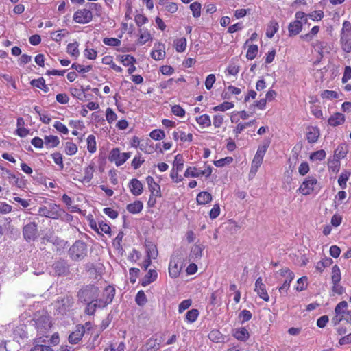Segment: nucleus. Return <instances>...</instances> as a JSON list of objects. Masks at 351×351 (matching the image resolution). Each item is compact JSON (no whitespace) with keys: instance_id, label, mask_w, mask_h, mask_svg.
Masks as SVG:
<instances>
[{"instance_id":"79ce46f5","label":"nucleus","mask_w":351,"mask_h":351,"mask_svg":"<svg viewBox=\"0 0 351 351\" xmlns=\"http://www.w3.org/2000/svg\"><path fill=\"white\" fill-rule=\"evenodd\" d=\"M201 8H202V5H201L200 3H199L197 1L193 2L190 5V9L192 11L193 16L195 18H198L200 16Z\"/></svg>"},{"instance_id":"774afa93","label":"nucleus","mask_w":351,"mask_h":351,"mask_svg":"<svg viewBox=\"0 0 351 351\" xmlns=\"http://www.w3.org/2000/svg\"><path fill=\"white\" fill-rule=\"evenodd\" d=\"M172 113L178 117H182L185 114V110L180 105H174L171 108Z\"/></svg>"},{"instance_id":"cd10ccee","label":"nucleus","mask_w":351,"mask_h":351,"mask_svg":"<svg viewBox=\"0 0 351 351\" xmlns=\"http://www.w3.org/2000/svg\"><path fill=\"white\" fill-rule=\"evenodd\" d=\"M196 199L198 204H206L212 200V195L208 192H200Z\"/></svg>"},{"instance_id":"c9c22d12","label":"nucleus","mask_w":351,"mask_h":351,"mask_svg":"<svg viewBox=\"0 0 351 351\" xmlns=\"http://www.w3.org/2000/svg\"><path fill=\"white\" fill-rule=\"evenodd\" d=\"M341 279L340 269L338 265H335L332 269L331 280L332 284L339 283Z\"/></svg>"},{"instance_id":"6ab92c4d","label":"nucleus","mask_w":351,"mask_h":351,"mask_svg":"<svg viewBox=\"0 0 351 351\" xmlns=\"http://www.w3.org/2000/svg\"><path fill=\"white\" fill-rule=\"evenodd\" d=\"M145 246L146 249L147 257L156 258L158 256V252L157 247L150 240L145 239Z\"/></svg>"},{"instance_id":"423d86ee","label":"nucleus","mask_w":351,"mask_h":351,"mask_svg":"<svg viewBox=\"0 0 351 351\" xmlns=\"http://www.w3.org/2000/svg\"><path fill=\"white\" fill-rule=\"evenodd\" d=\"M183 266V258L181 253L175 254L171 256L169 265V274L171 278H177L181 271Z\"/></svg>"},{"instance_id":"0e129e2a","label":"nucleus","mask_w":351,"mask_h":351,"mask_svg":"<svg viewBox=\"0 0 351 351\" xmlns=\"http://www.w3.org/2000/svg\"><path fill=\"white\" fill-rule=\"evenodd\" d=\"M252 313L248 310H243L239 315V318L241 319V323L243 324L244 322L249 321L252 318Z\"/></svg>"},{"instance_id":"4d7b16f0","label":"nucleus","mask_w":351,"mask_h":351,"mask_svg":"<svg viewBox=\"0 0 351 351\" xmlns=\"http://www.w3.org/2000/svg\"><path fill=\"white\" fill-rule=\"evenodd\" d=\"M71 93L72 95L79 99L82 100L84 97H86V95H84V90H83V87L81 86V88H71Z\"/></svg>"},{"instance_id":"8fccbe9b","label":"nucleus","mask_w":351,"mask_h":351,"mask_svg":"<svg viewBox=\"0 0 351 351\" xmlns=\"http://www.w3.org/2000/svg\"><path fill=\"white\" fill-rule=\"evenodd\" d=\"M140 36L138 39V42L141 45H144L147 41H148L151 38V35L147 30H143L141 29L139 30Z\"/></svg>"},{"instance_id":"4c0bfd02","label":"nucleus","mask_w":351,"mask_h":351,"mask_svg":"<svg viewBox=\"0 0 351 351\" xmlns=\"http://www.w3.org/2000/svg\"><path fill=\"white\" fill-rule=\"evenodd\" d=\"M87 149L90 153H95L97 149L95 136L90 134L87 138Z\"/></svg>"},{"instance_id":"5fc2aeb1","label":"nucleus","mask_w":351,"mask_h":351,"mask_svg":"<svg viewBox=\"0 0 351 351\" xmlns=\"http://www.w3.org/2000/svg\"><path fill=\"white\" fill-rule=\"evenodd\" d=\"M234 107V104L232 102L225 101L217 106L213 108L215 111H226L231 109Z\"/></svg>"},{"instance_id":"dca6fc26","label":"nucleus","mask_w":351,"mask_h":351,"mask_svg":"<svg viewBox=\"0 0 351 351\" xmlns=\"http://www.w3.org/2000/svg\"><path fill=\"white\" fill-rule=\"evenodd\" d=\"M255 291L257 292L258 295L263 300L267 302L269 300V297L266 291L265 285L262 282V278L259 277L255 282Z\"/></svg>"},{"instance_id":"f3484780","label":"nucleus","mask_w":351,"mask_h":351,"mask_svg":"<svg viewBox=\"0 0 351 351\" xmlns=\"http://www.w3.org/2000/svg\"><path fill=\"white\" fill-rule=\"evenodd\" d=\"M129 188L134 196L140 195L143 191V184L136 178H133L130 181Z\"/></svg>"},{"instance_id":"09e8293b","label":"nucleus","mask_w":351,"mask_h":351,"mask_svg":"<svg viewBox=\"0 0 351 351\" xmlns=\"http://www.w3.org/2000/svg\"><path fill=\"white\" fill-rule=\"evenodd\" d=\"M120 60L125 66H128L130 64H134L136 62V59L131 55L121 56Z\"/></svg>"},{"instance_id":"4be33fe9","label":"nucleus","mask_w":351,"mask_h":351,"mask_svg":"<svg viewBox=\"0 0 351 351\" xmlns=\"http://www.w3.org/2000/svg\"><path fill=\"white\" fill-rule=\"evenodd\" d=\"M319 136V130L316 127H309L307 129L306 138L309 143H315Z\"/></svg>"},{"instance_id":"1a4fd4ad","label":"nucleus","mask_w":351,"mask_h":351,"mask_svg":"<svg viewBox=\"0 0 351 351\" xmlns=\"http://www.w3.org/2000/svg\"><path fill=\"white\" fill-rule=\"evenodd\" d=\"M348 303L346 301L340 302L335 308V315L332 319V322L335 325H337L340 323V322L343 320V315H346L347 310Z\"/></svg>"},{"instance_id":"0eeeda50","label":"nucleus","mask_w":351,"mask_h":351,"mask_svg":"<svg viewBox=\"0 0 351 351\" xmlns=\"http://www.w3.org/2000/svg\"><path fill=\"white\" fill-rule=\"evenodd\" d=\"M130 154L121 153L119 148H114L111 150L108 160L110 162H114L117 167L122 165L129 158Z\"/></svg>"},{"instance_id":"4468645a","label":"nucleus","mask_w":351,"mask_h":351,"mask_svg":"<svg viewBox=\"0 0 351 351\" xmlns=\"http://www.w3.org/2000/svg\"><path fill=\"white\" fill-rule=\"evenodd\" d=\"M115 295V289L112 286H108L105 288L103 293V298L99 299L102 302V305L108 306L110 304Z\"/></svg>"},{"instance_id":"c03bdc74","label":"nucleus","mask_w":351,"mask_h":351,"mask_svg":"<svg viewBox=\"0 0 351 351\" xmlns=\"http://www.w3.org/2000/svg\"><path fill=\"white\" fill-rule=\"evenodd\" d=\"M199 315V311L193 308L189 311L186 314V320L189 323L194 322Z\"/></svg>"},{"instance_id":"2eb2a0df","label":"nucleus","mask_w":351,"mask_h":351,"mask_svg":"<svg viewBox=\"0 0 351 351\" xmlns=\"http://www.w3.org/2000/svg\"><path fill=\"white\" fill-rule=\"evenodd\" d=\"M85 304H86V306L84 309V313L88 315H93L97 308H105V306L102 305V302L99 299H97L96 300H93Z\"/></svg>"},{"instance_id":"338daca9","label":"nucleus","mask_w":351,"mask_h":351,"mask_svg":"<svg viewBox=\"0 0 351 351\" xmlns=\"http://www.w3.org/2000/svg\"><path fill=\"white\" fill-rule=\"evenodd\" d=\"M233 161V158L232 157H226L223 158H221L218 160L214 161V165L216 167H223L226 165L230 164Z\"/></svg>"},{"instance_id":"72a5a7b5","label":"nucleus","mask_w":351,"mask_h":351,"mask_svg":"<svg viewBox=\"0 0 351 351\" xmlns=\"http://www.w3.org/2000/svg\"><path fill=\"white\" fill-rule=\"evenodd\" d=\"M78 46L79 44L77 41L73 43H69L66 48V52L71 56L77 58L80 55Z\"/></svg>"},{"instance_id":"9d476101","label":"nucleus","mask_w":351,"mask_h":351,"mask_svg":"<svg viewBox=\"0 0 351 351\" xmlns=\"http://www.w3.org/2000/svg\"><path fill=\"white\" fill-rule=\"evenodd\" d=\"M317 180L313 177H308L300 186L299 191L304 195L311 194L314 190V186L317 184Z\"/></svg>"},{"instance_id":"6e6552de","label":"nucleus","mask_w":351,"mask_h":351,"mask_svg":"<svg viewBox=\"0 0 351 351\" xmlns=\"http://www.w3.org/2000/svg\"><path fill=\"white\" fill-rule=\"evenodd\" d=\"M269 142H267L264 145L259 146L258 150L254 157V159L252 162L251 170H254L255 172L257 171V169L261 166L263 162L264 155L269 147Z\"/></svg>"},{"instance_id":"e2e57ef3","label":"nucleus","mask_w":351,"mask_h":351,"mask_svg":"<svg viewBox=\"0 0 351 351\" xmlns=\"http://www.w3.org/2000/svg\"><path fill=\"white\" fill-rule=\"evenodd\" d=\"M149 136L154 140H161L165 138V134L162 130H154L150 132Z\"/></svg>"},{"instance_id":"ea45409f","label":"nucleus","mask_w":351,"mask_h":351,"mask_svg":"<svg viewBox=\"0 0 351 351\" xmlns=\"http://www.w3.org/2000/svg\"><path fill=\"white\" fill-rule=\"evenodd\" d=\"M186 39L185 38H181L175 40V47L178 52H183L185 51L186 47Z\"/></svg>"},{"instance_id":"49530a36","label":"nucleus","mask_w":351,"mask_h":351,"mask_svg":"<svg viewBox=\"0 0 351 351\" xmlns=\"http://www.w3.org/2000/svg\"><path fill=\"white\" fill-rule=\"evenodd\" d=\"M319 30V26H314L311 32L308 34H303V35H301L300 36V38L302 39V40H306V41H310L313 39V37L314 35H316L318 32Z\"/></svg>"},{"instance_id":"a19ab883","label":"nucleus","mask_w":351,"mask_h":351,"mask_svg":"<svg viewBox=\"0 0 351 351\" xmlns=\"http://www.w3.org/2000/svg\"><path fill=\"white\" fill-rule=\"evenodd\" d=\"M184 167V160L182 154H177L175 156L174 162H173V169H176L177 171H180L182 170Z\"/></svg>"},{"instance_id":"9b49d317","label":"nucleus","mask_w":351,"mask_h":351,"mask_svg":"<svg viewBox=\"0 0 351 351\" xmlns=\"http://www.w3.org/2000/svg\"><path fill=\"white\" fill-rule=\"evenodd\" d=\"M85 333V328L82 324L76 326L75 329L69 336V342L71 344H77L79 343Z\"/></svg>"},{"instance_id":"393cba45","label":"nucleus","mask_w":351,"mask_h":351,"mask_svg":"<svg viewBox=\"0 0 351 351\" xmlns=\"http://www.w3.org/2000/svg\"><path fill=\"white\" fill-rule=\"evenodd\" d=\"M233 335L237 339L242 341H245L250 337L247 330L244 327L237 329Z\"/></svg>"},{"instance_id":"a18cd8bd","label":"nucleus","mask_w":351,"mask_h":351,"mask_svg":"<svg viewBox=\"0 0 351 351\" xmlns=\"http://www.w3.org/2000/svg\"><path fill=\"white\" fill-rule=\"evenodd\" d=\"M258 49L256 45H251L249 46L246 57L248 60H253L257 55Z\"/></svg>"},{"instance_id":"20e7f679","label":"nucleus","mask_w":351,"mask_h":351,"mask_svg":"<svg viewBox=\"0 0 351 351\" xmlns=\"http://www.w3.org/2000/svg\"><path fill=\"white\" fill-rule=\"evenodd\" d=\"M38 215L47 218L58 219L64 211L56 204L49 203L47 206L39 207Z\"/></svg>"},{"instance_id":"58836bf2","label":"nucleus","mask_w":351,"mask_h":351,"mask_svg":"<svg viewBox=\"0 0 351 351\" xmlns=\"http://www.w3.org/2000/svg\"><path fill=\"white\" fill-rule=\"evenodd\" d=\"M164 49V45L159 44L158 49L152 52V58L156 60H160L164 58L165 52L162 49Z\"/></svg>"},{"instance_id":"de8ad7c7","label":"nucleus","mask_w":351,"mask_h":351,"mask_svg":"<svg viewBox=\"0 0 351 351\" xmlns=\"http://www.w3.org/2000/svg\"><path fill=\"white\" fill-rule=\"evenodd\" d=\"M208 338L213 342H219L222 340L223 337L221 333L218 330H213L208 334Z\"/></svg>"},{"instance_id":"3c124183","label":"nucleus","mask_w":351,"mask_h":351,"mask_svg":"<svg viewBox=\"0 0 351 351\" xmlns=\"http://www.w3.org/2000/svg\"><path fill=\"white\" fill-rule=\"evenodd\" d=\"M196 121L199 125L203 126H210L211 125V120L207 114H203L197 117Z\"/></svg>"},{"instance_id":"ddd939ff","label":"nucleus","mask_w":351,"mask_h":351,"mask_svg":"<svg viewBox=\"0 0 351 351\" xmlns=\"http://www.w3.org/2000/svg\"><path fill=\"white\" fill-rule=\"evenodd\" d=\"M24 238L27 241L34 240L37 234V225L34 222H31L25 225L23 230Z\"/></svg>"},{"instance_id":"6e6d98bb","label":"nucleus","mask_w":351,"mask_h":351,"mask_svg":"<svg viewBox=\"0 0 351 351\" xmlns=\"http://www.w3.org/2000/svg\"><path fill=\"white\" fill-rule=\"evenodd\" d=\"M77 151V145L71 142H66L65 145V152L67 155H73Z\"/></svg>"},{"instance_id":"f8f14e48","label":"nucleus","mask_w":351,"mask_h":351,"mask_svg":"<svg viewBox=\"0 0 351 351\" xmlns=\"http://www.w3.org/2000/svg\"><path fill=\"white\" fill-rule=\"evenodd\" d=\"M53 268L58 276H67L69 274V265L64 259L56 261L53 265Z\"/></svg>"},{"instance_id":"37998d69","label":"nucleus","mask_w":351,"mask_h":351,"mask_svg":"<svg viewBox=\"0 0 351 351\" xmlns=\"http://www.w3.org/2000/svg\"><path fill=\"white\" fill-rule=\"evenodd\" d=\"M351 173L349 171H345L341 173L338 179V183L341 189H344L346 188V182L348 181Z\"/></svg>"},{"instance_id":"603ef678","label":"nucleus","mask_w":351,"mask_h":351,"mask_svg":"<svg viewBox=\"0 0 351 351\" xmlns=\"http://www.w3.org/2000/svg\"><path fill=\"white\" fill-rule=\"evenodd\" d=\"M326 157V152L324 149H320L312 153L310 156L311 160H322Z\"/></svg>"},{"instance_id":"f704fd0d","label":"nucleus","mask_w":351,"mask_h":351,"mask_svg":"<svg viewBox=\"0 0 351 351\" xmlns=\"http://www.w3.org/2000/svg\"><path fill=\"white\" fill-rule=\"evenodd\" d=\"M278 29V23L276 21H271L267 27L266 36L271 38Z\"/></svg>"},{"instance_id":"473e14b6","label":"nucleus","mask_w":351,"mask_h":351,"mask_svg":"<svg viewBox=\"0 0 351 351\" xmlns=\"http://www.w3.org/2000/svg\"><path fill=\"white\" fill-rule=\"evenodd\" d=\"M294 276H294L293 273H289V276H287V278L284 280L282 285L278 288V290L280 293H283V292L287 293V291L290 287V283L293 280Z\"/></svg>"},{"instance_id":"412c9836","label":"nucleus","mask_w":351,"mask_h":351,"mask_svg":"<svg viewBox=\"0 0 351 351\" xmlns=\"http://www.w3.org/2000/svg\"><path fill=\"white\" fill-rule=\"evenodd\" d=\"M302 24L300 21L295 20L289 23L288 27L289 36H293L298 35L302 30Z\"/></svg>"},{"instance_id":"aec40b11","label":"nucleus","mask_w":351,"mask_h":351,"mask_svg":"<svg viewBox=\"0 0 351 351\" xmlns=\"http://www.w3.org/2000/svg\"><path fill=\"white\" fill-rule=\"evenodd\" d=\"M345 121V116L342 113L336 112L328 119V125L336 127L343 124Z\"/></svg>"},{"instance_id":"2f4dec72","label":"nucleus","mask_w":351,"mask_h":351,"mask_svg":"<svg viewBox=\"0 0 351 351\" xmlns=\"http://www.w3.org/2000/svg\"><path fill=\"white\" fill-rule=\"evenodd\" d=\"M95 165L93 164H90L88 167L85 169L84 171V176L82 180H79L82 182H89L93 176Z\"/></svg>"},{"instance_id":"a211bd4d","label":"nucleus","mask_w":351,"mask_h":351,"mask_svg":"<svg viewBox=\"0 0 351 351\" xmlns=\"http://www.w3.org/2000/svg\"><path fill=\"white\" fill-rule=\"evenodd\" d=\"M160 348V341H158L156 339L150 338L145 345L141 348V351H157Z\"/></svg>"},{"instance_id":"7c9ffc66","label":"nucleus","mask_w":351,"mask_h":351,"mask_svg":"<svg viewBox=\"0 0 351 351\" xmlns=\"http://www.w3.org/2000/svg\"><path fill=\"white\" fill-rule=\"evenodd\" d=\"M347 153H348L347 146L343 144H341V145H339L335 149L334 156L337 160H339L346 157Z\"/></svg>"},{"instance_id":"c756f323","label":"nucleus","mask_w":351,"mask_h":351,"mask_svg":"<svg viewBox=\"0 0 351 351\" xmlns=\"http://www.w3.org/2000/svg\"><path fill=\"white\" fill-rule=\"evenodd\" d=\"M204 249V246L203 245H197L195 244L191 249V256L193 259L196 260L197 258H200L202 255V252Z\"/></svg>"},{"instance_id":"680f3d73","label":"nucleus","mask_w":351,"mask_h":351,"mask_svg":"<svg viewBox=\"0 0 351 351\" xmlns=\"http://www.w3.org/2000/svg\"><path fill=\"white\" fill-rule=\"evenodd\" d=\"M71 68L76 70L79 73H86V72H89L90 70H92L93 67L91 65L84 66L79 64L73 63L71 66Z\"/></svg>"},{"instance_id":"f257e3e1","label":"nucleus","mask_w":351,"mask_h":351,"mask_svg":"<svg viewBox=\"0 0 351 351\" xmlns=\"http://www.w3.org/2000/svg\"><path fill=\"white\" fill-rule=\"evenodd\" d=\"M99 295V288L94 285H87L82 287L77 292L78 300L82 303H86L98 299Z\"/></svg>"},{"instance_id":"864d4df0","label":"nucleus","mask_w":351,"mask_h":351,"mask_svg":"<svg viewBox=\"0 0 351 351\" xmlns=\"http://www.w3.org/2000/svg\"><path fill=\"white\" fill-rule=\"evenodd\" d=\"M136 304L139 306H143L147 302V298L143 291H139L135 298Z\"/></svg>"},{"instance_id":"c85d7f7f","label":"nucleus","mask_w":351,"mask_h":351,"mask_svg":"<svg viewBox=\"0 0 351 351\" xmlns=\"http://www.w3.org/2000/svg\"><path fill=\"white\" fill-rule=\"evenodd\" d=\"M30 84L33 86L42 89L45 93H47L49 90V87L45 84V81L43 77L32 80L30 82Z\"/></svg>"},{"instance_id":"a878e982","label":"nucleus","mask_w":351,"mask_h":351,"mask_svg":"<svg viewBox=\"0 0 351 351\" xmlns=\"http://www.w3.org/2000/svg\"><path fill=\"white\" fill-rule=\"evenodd\" d=\"M44 143L47 148H52L57 147L60 143V140L56 136H45L44 138Z\"/></svg>"},{"instance_id":"69168bd1","label":"nucleus","mask_w":351,"mask_h":351,"mask_svg":"<svg viewBox=\"0 0 351 351\" xmlns=\"http://www.w3.org/2000/svg\"><path fill=\"white\" fill-rule=\"evenodd\" d=\"M103 42L105 45L117 47L121 45V40L116 38H104Z\"/></svg>"},{"instance_id":"b1692460","label":"nucleus","mask_w":351,"mask_h":351,"mask_svg":"<svg viewBox=\"0 0 351 351\" xmlns=\"http://www.w3.org/2000/svg\"><path fill=\"white\" fill-rule=\"evenodd\" d=\"M143 204L140 200H136L127 206V210L132 214H137L142 211Z\"/></svg>"},{"instance_id":"bb28decb","label":"nucleus","mask_w":351,"mask_h":351,"mask_svg":"<svg viewBox=\"0 0 351 351\" xmlns=\"http://www.w3.org/2000/svg\"><path fill=\"white\" fill-rule=\"evenodd\" d=\"M1 169L5 171L6 175L8 176L9 179H14V184L20 189L24 188L25 186V183L24 180L21 178H19L16 177V176L11 173V171L8 169L1 168Z\"/></svg>"},{"instance_id":"e433bc0d","label":"nucleus","mask_w":351,"mask_h":351,"mask_svg":"<svg viewBox=\"0 0 351 351\" xmlns=\"http://www.w3.org/2000/svg\"><path fill=\"white\" fill-rule=\"evenodd\" d=\"M332 262V258L326 257L317 263L316 269L322 272L325 267L331 265Z\"/></svg>"},{"instance_id":"7ed1b4c3","label":"nucleus","mask_w":351,"mask_h":351,"mask_svg":"<svg viewBox=\"0 0 351 351\" xmlns=\"http://www.w3.org/2000/svg\"><path fill=\"white\" fill-rule=\"evenodd\" d=\"M68 254L74 261H82L88 254V247L85 242L77 240L69 248Z\"/></svg>"},{"instance_id":"39448f33","label":"nucleus","mask_w":351,"mask_h":351,"mask_svg":"<svg viewBox=\"0 0 351 351\" xmlns=\"http://www.w3.org/2000/svg\"><path fill=\"white\" fill-rule=\"evenodd\" d=\"M86 6V8L78 10L74 13L73 20L76 23L85 24L89 23L92 20L93 14L90 10L95 8L97 4L94 3H88Z\"/></svg>"},{"instance_id":"052dcab7","label":"nucleus","mask_w":351,"mask_h":351,"mask_svg":"<svg viewBox=\"0 0 351 351\" xmlns=\"http://www.w3.org/2000/svg\"><path fill=\"white\" fill-rule=\"evenodd\" d=\"M321 96L322 98L329 99L339 98V94L336 91L328 90H324L322 93Z\"/></svg>"},{"instance_id":"bf43d9fd","label":"nucleus","mask_w":351,"mask_h":351,"mask_svg":"<svg viewBox=\"0 0 351 351\" xmlns=\"http://www.w3.org/2000/svg\"><path fill=\"white\" fill-rule=\"evenodd\" d=\"M212 173V168L210 166H208L207 168L204 170H200L197 171V173H190L191 177L192 178H198L202 176H206V177H208L210 176Z\"/></svg>"},{"instance_id":"f03ea898","label":"nucleus","mask_w":351,"mask_h":351,"mask_svg":"<svg viewBox=\"0 0 351 351\" xmlns=\"http://www.w3.org/2000/svg\"><path fill=\"white\" fill-rule=\"evenodd\" d=\"M34 321L38 335L45 336L51 327L50 317L46 313L38 312L34 314Z\"/></svg>"},{"instance_id":"5701e85b","label":"nucleus","mask_w":351,"mask_h":351,"mask_svg":"<svg viewBox=\"0 0 351 351\" xmlns=\"http://www.w3.org/2000/svg\"><path fill=\"white\" fill-rule=\"evenodd\" d=\"M158 274L156 270L150 269L145 275L141 280V285L145 287L151 282L155 281L157 278Z\"/></svg>"},{"instance_id":"13d9d810","label":"nucleus","mask_w":351,"mask_h":351,"mask_svg":"<svg viewBox=\"0 0 351 351\" xmlns=\"http://www.w3.org/2000/svg\"><path fill=\"white\" fill-rule=\"evenodd\" d=\"M307 277L306 276H302L301 278H300L298 280V285L297 287H295V289L298 291H304L305 289H306L307 288V285H306V282H307Z\"/></svg>"}]
</instances>
